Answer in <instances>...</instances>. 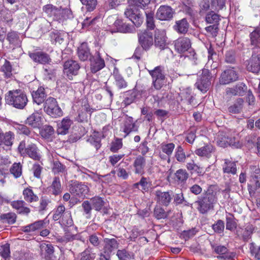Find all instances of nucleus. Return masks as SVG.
Here are the masks:
<instances>
[{
	"mask_svg": "<svg viewBox=\"0 0 260 260\" xmlns=\"http://www.w3.org/2000/svg\"><path fill=\"white\" fill-rule=\"evenodd\" d=\"M70 191L74 196L82 198L87 194L89 188L84 184L74 183L70 187Z\"/></svg>",
	"mask_w": 260,
	"mask_h": 260,
	"instance_id": "f8f14e48",
	"label": "nucleus"
},
{
	"mask_svg": "<svg viewBox=\"0 0 260 260\" xmlns=\"http://www.w3.org/2000/svg\"><path fill=\"white\" fill-rule=\"evenodd\" d=\"M113 25L116 28L118 31L121 32L129 33L133 32L134 30L133 25L123 23L121 20L119 19H116L114 21Z\"/></svg>",
	"mask_w": 260,
	"mask_h": 260,
	"instance_id": "b1692460",
	"label": "nucleus"
},
{
	"mask_svg": "<svg viewBox=\"0 0 260 260\" xmlns=\"http://www.w3.org/2000/svg\"><path fill=\"white\" fill-rule=\"evenodd\" d=\"M2 71L7 77H10L12 75V67L9 61L5 60L2 67Z\"/></svg>",
	"mask_w": 260,
	"mask_h": 260,
	"instance_id": "0e129e2a",
	"label": "nucleus"
},
{
	"mask_svg": "<svg viewBox=\"0 0 260 260\" xmlns=\"http://www.w3.org/2000/svg\"><path fill=\"white\" fill-rule=\"evenodd\" d=\"M144 14L146 16L147 27L150 29H153L155 27L154 13L151 9L147 8L145 10H143V12H134L133 8H129L126 9L124 12L125 17L128 18L137 27L140 26L143 22Z\"/></svg>",
	"mask_w": 260,
	"mask_h": 260,
	"instance_id": "f257e3e1",
	"label": "nucleus"
},
{
	"mask_svg": "<svg viewBox=\"0 0 260 260\" xmlns=\"http://www.w3.org/2000/svg\"><path fill=\"white\" fill-rule=\"evenodd\" d=\"M191 42L187 37H181L175 42V48L176 50L180 53H184L191 48Z\"/></svg>",
	"mask_w": 260,
	"mask_h": 260,
	"instance_id": "ddd939ff",
	"label": "nucleus"
},
{
	"mask_svg": "<svg viewBox=\"0 0 260 260\" xmlns=\"http://www.w3.org/2000/svg\"><path fill=\"white\" fill-rule=\"evenodd\" d=\"M211 9L218 11L225 7L227 0H210Z\"/></svg>",
	"mask_w": 260,
	"mask_h": 260,
	"instance_id": "3c124183",
	"label": "nucleus"
},
{
	"mask_svg": "<svg viewBox=\"0 0 260 260\" xmlns=\"http://www.w3.org/2000/svg\"><path fill=\"white\" fill-rule=\"evenodd\" d=\"M15 138L14 133L11 131L5 133H0V146L4 144L7 146H11L13 144Z\"/></svg>",
	"mask_w": 260,
	"mask_h": 260,
	"instance_id": "c756f323",
	"label": "nucleus"
},
{
	"mask_svg": "<svg viewBox=\"0 0 260 260\" xmlns=\"http://www.w3.org/2000/svg\"><path fill=\"white\" fill-rule=\"evenodd\" d=\"M43 11L48 15L51 16H54L55 14L57 15L60 14V11H58V9L54 7L52 5H47L43 7Z\"/></svg>",
	"mask_w": 260,
	"mask_h": 260,
	"instance_id": "13d9d810",
	"label": "nucleus"
},
{
	"mask_svg": "<svg viewBox=\"0 0 260 260\" xmlns=\"http://www.w3.org/2000/svg\"><path fill=\"white\" fill-rule=\"evenodd\" d=\"M151 185L149 178L142 177L138 182L133 185V187L142 191H147L149 190Z\"/></svg>",
	"mask_w": 260,
	"mask_h": 260,
	"instance_id": "7c9ffc66",
	"label": "nucleus"
},
{
	"mask_svg": "<svg viewBox=\"0 0 260 260\" xmlns=\"http://www.w3.org/2000/svg\"><path fill=\"white\" fill-rule=\"evenodd\" d=\"M213 147L211 145L207 144L203 147L197 149L195 151L196 155L209 158L211 157V153L213 151Z\"/></svg>",
	"mask_w": 260,
	"mask_h": 260,
	"instance_id": "2f4dec72",
	"label": "nucleus"
},
{
	"mask_svg": "<svg viewBox=\"0 0 260 260\" xmlns=\"http://www.w3.org/2000/svg\"><path fill=\"white\" fill-rule=\"evenodd\" d=\"M41 117L37 113L31 114L26 120V124H28L33 128L39 127L40 125Z\"/></svg>",
	"mask_w": 260,
	"mask_h": 260,
	"instance_id": "4c0bfd02",
	"label": "nucleus"
},
{
	"mask_svg": "<svg viewBox=\"0 0 260 260\" xmlns=\"http://www.w3.org/2000/svg\"><path fill=\"white\" fill-rule=\"evenodd\" d=\"M189 26V24L187 19L183 18L176 21L173 28L178 34L184 35L187 32Z\"/></svg>",
	"mask_w": 260,
	"mask_h": 260,
	"instance_id": "a211bd4d",
	"label": "nucleus"
},
{
	"mask_svg": "<svg viewBox=\"0 0 260 260\" xmlns=\"http://www.w3.org/2000/svg\"><path fill=\"white\" fill-rule=\"evenodd\" d=\"M77 238V235L72 234L70 233H66L64 236L62 237H58L57 238V241L63 245L66 244L68 242H71Z\"/></svg>",
	"mask_w": 260,
	"mask_h": 260,
	"instance_id": "09e8293b",
	"label": "nucleus"
},
{
	"mask_svg": "<svg viewBox=\"0 0 260 260\" xmlns=\"http://www.w3.org/2000/svg\"><path fill=\"white\" fill-rule=\"evenodd\" d=\"M253 231V226L251 224H248L244 229H239L237 231V235L244 241H247L251 238Z\"/></svg>",
	"mask_w": 260,
	"mask_h": 260,
	"instance_id": "bb28decb",
	"label": "nucleus"
},
{
	"mask_svg": "<svg viewBox=\"0 0 260 260\" xmlns=\"http://www.w3.org/2000/svg\"><path fill=\"white\" fill-rule=\"evenodd\" d=\"M58 11H59L60 12V14L57 15L55 14L53 20L55 21H57L59 23L62 22L64 20H66L68 18H70L71 17V14H70L71 12L68 9H58Z\"/></svg>",
	"mask_w": 260,
	"mask_h": 260,
	"instance_id": "c03bdc74",
	"label": "nucleus"
},
{
	"mask_svg": "<svg viewBox=\"0 0 260 260\" xmlns=\"http://www.w3.org/2000/svg\"><path fill=\"white\" fill-rule=\"evenodd\" d=\"M136 97V92L135 91H128L127 92L126 96L123 101V103L127 106L132 104L135 101Z\"/></svg>",
	"mask_w": 260,
	"mask_h": 260,
	"instance_id": "680f3d73",
	"label": "nucleus"
},
{
	"mask_svg": "<svg viewBox=\"0 0 260 260\" xmlns=\"http://www.w3.org/2000/svg\"><path fill=\"white\" fill-rule=\"evenodd\" d=\"M77 54L79 58L81 61L87 60L88 58L91 57L90 50L87 46V44L83 43L78 48Z\"/></svg>",
	"mask_w": 260,
	"mask_h": 260,
	"instance_id": "393cba45",
	"label": "nucleus"
},
{
	"mask_svg": "<svg viewBox=\"0 0 260 260\" xmlns=\"http://www.w3.org/2000/svg\"><path fill=\"white\" fill-rule=\"evenodd\" d=\"M244 101L242 99L239 98L238 99L233 105L230 106L228 108V111L230 113L233 114H237L239 113L243 106Z\"/></svg>",
	"mask_w": 260,
	"mask_h": 260,
	"instance_id": "79ce46f5",
	"label": "nucleus"
},
{
	"mask_svg": "<svg viewBox=\"0 0 260 260\" xmlns=\"http://www.w3.org/2000/svg\"><path fill=\"white\" fill-rule=\"evenodd\" d=\"M248 71L254 73H257L260 71V55H252L249 62L247 65Z\"/></svg>",
	"mask_w": 260,
	"mask_h": 260,
	"instance_id": "6ab92c4d",
	"label": "nucleus"
},
{
	"mask_svg": "<svg viewBox=\"0 0 260 260\" xmlns=\"http://www.w3.org/2000/svg\"><path fill=\"white\" fill-rule=\"evenodd\" d=\"M45 222L44 220H38L33 223L30 224L23 228L24 232H31L43 228L45 226Z\"/></svg>",
	"mask_w": 260,
	"mask_h": 260,
	"instance_id": "ea45409f",
	"label": "nucleus"
},
{
	"mask_svg": "<svg viewBox=\"0 0 260 260\" xmlns=\"http://www.w3.org/2000/svg\"><path fill=\"white\" fill-rule=\"evenodd\" d=\"M113 75L115 79L116 85L119 89L125 88L127 87V82L124 79L123 77L119 74L117 69L114 68Z\"/></svg>",
	"mask_w": 260,
	"mask_h": 260,
	"instance_id": "f704fd0d",
	"label": "nucleus"
},
{
	"mask_svg": "<svg viewBox=\"0 0 260 260\" xmlns=\"http://www.w3.org/2000/svg\"><path fill=\"white\" fill-rule=\"evenodd\" d=\"M7 104L18 109H23L28 103L26 93L20 89L9 91L5 95Z\"/></svg>",
	"mask_w": 260,
	"mask_h": 260,
	"instance_id": "f03ea898",
	"label": "nucleus"
},
{
	"mask_svg": "<svg viewBox=\"0 0 260 260\" xmlns=\"http://www.w3.org/2000/svg\"><path fill=\"white\" fill-rule=\"evenodd\" d=\"M96 255L90 249H86L80 254V260H94Z\"/></svg>",
	"mask_w": 260,
	"mask_h": 260,
	"instance_id": "bf43d9fd",
	"label": "nucleus"
},
{
	"mask_svg": "<svg viewBox=\"0 0 260 260\" xmlns=\"http://www.w3.org/2000/svg\"><path fill=\"white\" fill-rule=\"evenodd\" d=\"M160 148L162 152L166 154L168 156H170L175 148V144L173 143H162Z\"/></svg>",
	"mask_w": 260,
	"mask_h": 260,
	"instance_id": "864d4df0",
	"label": "nucleus"
},
{
	"mask_svg": "<svg viewBox=\"0 0 260 260\" xmlns=\"http://www.w3.org/2000/svg\"><path fill=\"white\" fill-rule=\"evenodd\" d=\"M116 255L120 260H127L131 258V254L125 249L118 250Z\"/></svg>",
	"mask_w": 260,
	"mask_h": 260,
	"instance_id": "774afa93",
	"label": "nucleus"
},
{
	"mask_svg": "<svg viewBox=\"0 0 260 260\" xmlns=\"http://www.w3.org/2000/svg\"><path fill=\"white\" fill-rule=\"evenodd\" d=\"M73 123V121L69 117L63 118L57 123V133L58 135H66L69 133V129Z\"/></svg>",
	"mask_w": 260,
	"mask_h": 260,
	"instance_id": "dca6fc26",
	"label": "nucleus"
},
{
	"mask_svg": "<svg viewBox=\"0 0 260 260\" xmlns=\"http://www.w3.org/2000/svg\"><path fill=\"white\" fill-rule=\"evenodd\" d=\"M29 56L35 62L46 64L51 61L49 56L46 53L42 51L29 52Z\"/></svg>",
	"mask_w": 260,
	"mask_h": 260,
	"instance_id": "2eb2a0df",
	"label": "nucleus"
},
{
	"mask_svg": "<svg viewBox=\"0 0 260 260\" xmlns=\"http://www.w3.org/2000/svg\"><path fill=\"white\" fill-rule=\"evenodd\" d=\"M211 84L210 75L208 69H203L202 74L198 78L196 83L197 87L202 92H205L208 90Z\"/></svg>",
	"mask_w": 260,
	"mask_h": 260,
	"instance_id": "0eeeda50",
	"label": "nucleus"
},
{
	"mask_svg": "<svg viewBox=\"0 0 260 260\" xmlns=\"http://www.w3.org/2000/svg\"><path fill=\"white\" fill-rule=\"evenodd\" d=\"M239 74L234 68H229L222 72L219 78L220 83L228 84L239 80Z\"/></svg>",
	"mask_w": 260,
	"mask_h": 260,
	"instance_id": "423d86ee",
	"label": "nucleus"
},
{
	"mask_svg": "<svg viewBox=\"0 0 260 260\" xmlns=\"http://www.w3.org/2000/svg\"><path fill=\"white\" fill-rule=\"evenodd\" d=\"M83 5L86 6V9L89 11H91L94 9L96 5V0H80Z\"/></svg>",
	"mask_w": 260,
	"mask_h": 260,
	"instance_id": "338daca9",
	"label": "nucleus"
},
{
	"mask_svg": "<svg viewBox=\"0 0 260 260\" xmlns=\"http://www.w3.org/2000/svg\"><path fill=\"white\" fill-rule=\"evenodd\" d=\"M247 90V86L244 83H239L232 88H228L226 92L233 95H243Z\"/></svg>",
	"mask_w": 260,
	"mask_h": 260,
	"instance_id": "412c9836",
	"label": "nucleus"
},
{
	"mask_svg": "<svg viewBox=\"0 0 260 260\" xmlns=\"http://www.w3.org/2000/svg\"><path fill=\"white\" fill-rule=\"evenodd\" d=\"M48 189L51 194L55 196L60 194L62 191V187L59 178L55 177Z\"/></svg>",
	"mask_w": 260,
	"mask_h": 260,
	"instance_id": "72a5a7b5",
	"label": "nucleus"
},
{
	"mask_svg": "<svg viewBox=\"0 0 260 260\" xmlns=\"http://www.w3.org/2000/svg\"><path fill=\"white\" fill-rule=\"evenodd\" d=\"M152 77V84L156 90H159L166 83V77L164 68L161 66L156 67L154 69L148 70Z\"/></svg>",
	"mask_w": 260,
	"mask_h": 260,
	"instance_id": "20e7f679",
	"label": "nucleus"
},
{
	"mask_svg": "<svg viewBox=\"0 0 260 260\" xmlns=\"http://www.w3.org/2000/svg\"><path fill=\"white\" fill-rule=\"evenodd\" d=\"M145 165L146 160L145 157L141 155L138 156L133 163V166L135 168V173L137 174H143L144 173Z\"/></svg>",
	"mask_w": 260,
	"mask_h": 260,
	"instance_id": "5701e85b",
	"label": "nucleus"
},
{
	"mask_svg": "<svg viewBox=\"0 0 260 260\" xmlns=\"http://www.w3.org/2000/svg\"><path fill=\"white\" fill-rule=\"evenodd\" d=\"M175 157L179 162H184L185 161L186 156L183 148L178 146L175 151Z\"/></svg>",
	"mask_w": 260,
	"mask_h": 260,
	"instance_id": "6e6d98bb",
	"label": "nucleus"
},
{
	"mask_svg": "<svg viewBox=\"0 0 260 260\" xmlns=\"http://www.w3.org/2000/svg\"><path fill=\"white\" fill-rule=\"evenodd\" d=\"M6 39L13 47L19 46L21 43L18 34L14 31L9 32L7 35Z\"/></svg>",
	"mask_w": 260,
	"mask_h": 260,
	"instance_id": "58836bf2",
	"label": "nucleus"
},
{
	"mask_svg": "<svg viewBox=\"0 0 260 260\" xmlns=\"http://www.w3.org/2000/svg\"><path fill=\"white\" fill-rule=\"evenodd\" d=\"M222 169L224 173L235 174L237 172L236 162L228 159L224 160Z\"/></svg>",
	"mask_w": 260,
	"mask_h": 260,
	"instance_id": "a19ab883",
	"label": "nucleus"
},
{
	"mask_svg": "<svg viewBox=\"0 0 260 260\" xmlns=\"http://www.w3.org/2000/svg\"><path fill=\"white\" fill-rule=\"evenodd\" d=\"M216 201L215 194L212 192H207L203 197L196 202L198 205L197 209L202 214L206 213L210 209L213 208V204Z\"/></svg>",
	"mask_w": 260,
	"mask_h": 260,
	"instance_id": "7ed1b4c3",
	"label": "nucleus"
},
{
	"mask_svg": "<svg viewBox=\"0 0 260 260\" xmlns=\"http://www.w3.org/2000/svg\"><path fill=\"white\" fill-rule=\"evenodd\" d=\"M69 210H66L65 207L60 205L58 206L54 212L53 215V219L55 221L60 220V219L65 215V214L67 212H69Z\"/></svg>",
	"mask_w": 260,
	"mask_h": 260,
	"instance_id": "a18cd8bd",
	"label": "nucleus"
},
{
	"mask_svg": "<svg viewBox=\"0 0 260 260\" xmlns=\"http://www.w3.org/2000/svg\"><path fill=\"white\" fill-rule=\"evenodd\" d=\"M40 248L42 252L45 253V256L51 258L54 252V248L51 244L42 243L40 245Z\"/></svg>",
	"mask_w": 260,
	"mask_h": 260,
	"instance_id": "de8ad7c7",
	"label": "nucleus"
},
{
	"mask_svg": "<svg viewBox=\"0 0 260 260\" xmlns=\"http://www.w3.org/2000/svg\"><path fill=\"white\" fill-rule=\"evenodd\" d=\"M174 12L171 7L161 6L157 9L156 17L160 20H169L173 16Z\"/></svg>",
	"mask_w": 260,
	"mask_h": 260,
	"instance_id": "9d476101",
	"label": "nucleus"
},
{
	"mask_svg": "<svg viewBox=\"0 0 260 260\" xmlns=\"http://www.w3.org/2000/svg\"><path fill=\"white\" fill-rule=\"evenodd\" d=\"M155 195L157 201L165 206H168L172 199V193H170V192H161L157 190L155 192Z\"/></svg>",
	"mask_w": 260,
	"mask_h": 260,
	"instance_id": "c85d7f7f",
	"label": "nucleus"
},
{
	"mask_svg": "<svg viewBox=\"0 0 260 260\" xmlns=\"http://www.w3.org/2000/svg\"><path fill=\"white\" fill-rule=\"evenodd\" d=\"M92 207L96 211L102 209L104 205V201L103 199L99 197H94L90 200Z\"/></svg>",
	"mask_w": 260,
	"mask_h": 260,
	"instance_id": "8fccbe9b",
	"label": "nucleus"
},
{
	"mask_svg": "<svg viewBox=\"0 0 260 260\" xmlns=\"http://www.w3.org/2000/svg\"><path fill=\"white\" fill-rule=\"evenodd\" d=\"M59 223L62 226L70 227L73 225V220L71 216V212H66L65 215L59 220Z\"/></svg>",
	"mask_w": 260,
	"mask_h": 260,
	"instance_id": "603ef678",
	"label": "nucleus"
},
{
	"mask_svg": "<svg viewBox=\"0 0 260 260\" xmlns=\"http://www.w3.org/2000/svg\"><path fill=\"white\" fill-rule=\"evenodd\" d=\"M189 174L187 172L182 169L178 170L174 174V180L178 184L184 183L188 179Z\"/></svg>",
	"mask_w": 260,
	"mask_h": 260,
	"instance_id": "e433bc0d",
	"label": "nucleus"
},
{
	"mask_svg": "<svg viewBox=\"0 0 260 260\" xmlns=\"http://www.w3.org/2000/svg\"><path fill=\"white\" fill-rule=\"evenodd\" d=\"M67 37L66 33L57 31H52L50 34V40L53 44H62Z\"/></svg>",
	"mask_w": 260,
	"mask_h": 260,
	"instance_id": "c9c22d12",
	"label": "nucleus"
},
{
	"mask_svg": "<svg viewBox=\"0 0 260 260\" xmlns=\"http://www.w3.org/2000/svg\"><path fill=\"white\" fill-rule=\"evenodd\" d=\"M54 133V129L50 125H45L41 131V135L45 138H48Z\"/></svg>",
	"mask_w": 260,
	"mask_h": 260,
	"instance_id": "69168bd1",
	"label": "nucleus"
},
{
	"mask_svg": "<svg viewBox=\"0 0 260 260\" xmlns=\"http://www.w3.org/2000/svg\"><path fill=\"white\" fill-rule=\"evenodd\" d=\"M10 172L15 178H18L22 175V165L20 162H15L10 169Z\"/></svg>",
	"mask_w": 260,
	"mask_h": 260,
	"instance_id": "5fc2aeb1",
	"label": "nucleus"
},
{
	"mask_svg": "<svg viewBox=\"0 0 260 260\" xmlns=\"http://www.w3.org/2000/svg\"><path fill=\"white\" fill-rule=\"evenodd\" d=\"M104 252L111 254V252L118 248L119 243L116 239L105 238L104 239Z\"/></svg>",
	"mask_w": 260,
	"mask_h": 260,
	"instance_id": "a878e982",
	"label": "nucleus"
},
{
	"mask_svg": "<svg viewBox=\"0 0 260 260\" xmlns=\"http://www.w3.org/2000/svg\"><path fill=\"white\" fill-rule=\"evenodd\" d=\"M1 219L4 223L13 224L16 221V215L13 213L4 214L1 216Z\"/></svg>",
	"mask_w": 260,
	"mask_h": 260,
	"instance_id": "4d7b16f0",
	"label": "nucleus"
},
{
	"mask_svg": "<svg viewBox=\"0 0 260 260\" xmlns=\"http://www.w3.org/2000/svg\"><path fill=\"white\" fill-rule=\"evenodd\" d=\"M25 156H28L36 160H39L41 157L39 149L37 145L34 143H31L27 146Z\"/></svg>",
	"mask_w": 260,
	"mask_h": 260,
	"instance_id": "aec40b11",
	"label": "nucleus"
},
{
	"mask_svg": "<svg viewBox=\"0 0 260 260\" xmlns=\"http://www.w3.org/2000/svg\"><path fill=\"white\" fill-rule=\"evenodd\" d=\"M31 96L33 102L38 105L44 103L47 99L45 88L42 87L38 88L36 91H33L31 92Z\"/></svg>",
	"mask_w": 260,
	"mask_h": 260,
	"instance_id": "f3484780",
	"label": "nucleus"
},
{
	"mask_svg": "<svg viewBox=\"0 0 260 260\" xmlns=\"http://www.w3.org/2000/svg\"><path fill=\"white\" fill-rule=\"evenodd\" d=\"M25 203L22 200L14 201L11 202L12 207L19 214H28L30 212L29 208L25 206Z\"/></svg>",
	"mask_w": 260,
	"mask_h": 260,
	"instance_id": "cd10ccee",
	"label": "nucleus"
},
{
	"mask_svg": "<svg viewBox=\"0 0 260 260\" xmlns=\"http://www.w3.org/2000/svg\"><path fill=\"white\" fill-rule=\"evenodd\" d=\"M219 20V16L213 11L208 13L206 16V20L208 23L217 24Z\"/></svg>",
	"mask_w": 260,
	"mask_h": 260,
	"instance_id": "052dcab7",
	"label": "nucleus"
},
{
	"mask_svg": "<svg viewBox=\"0 0 260 260\" xmlns=\"http://www.w3.org/2000/svg\"><path fill=\"white\" fill-rule=\"evenodd\" d=\"M64 72L69 78L72 77L73 75H76L80 67L77 61L73 60L66 61L63 66Z\"/></svg>",
	"mask_w": 260,
	"mask_h": 260,
	"instance_id": "1a4fd4ad",
	"label": "nucleus"
},
{
	"mask_svg": "<svg viewBox=\"0 0 260 260\" xmlns=\"http://www.w3.org/2000/svg\"><path fill=\"white\" fill-rule=\"evenodd\" d=\"M181 101L184 103L191 105H195L193 103L194 97L190 88H186L180 93Z\"/></svg>",
	"mask_w": 260,
	"mask_h": 260,
	"instance_id": "473e14b6",
	"label": "nucleus"
},
{
	"mask_svg": "<svg viewBox=\"0 0 260 260\" xmlns=\"http://www.w3.org/2000/svg\"><path fill=\"white\" fill-rule=\"evenodd\" d=\"M44 111L52 117H58L62 116L63 112L59 107L56 100L49 96L44 103Z\"/></svg>",
	"mask_w": 260,
	"mask_h": 260,
	"instance_id": "39448f33",
	"label": "nucleus"
},
{
	"mask_svg": "<svg viewBox=\"0 0 260 260\" xmlns=\"http://www.w3.org/2000/svg\"><path fill=\"white\" fill-rule=\"evenodd\" d=\"M90 70L92 73H95L105 67L104 60L102 58L100 53L96 52L90 58Z\"/></svg>",
	"mask_w": 260,
	"mask_h": 260,
	"instance_id": "6e6552de",
	"label": "nucleus"
},
{
	"mask_svg": "<svg viewBox=\"0 0 260 260\" xmlns=\"http://www.w3.org/2000/svg\"><path fill=\"white\" fill-rule=\"evenodd\" d=\"M138 127L132 117H127L124 122L123 132L125 134L124 137L129 133L138 131Z\"/></svg>",
	"mask_w": 260,
	"mask_h": 260,
	"instance_id": "4be33fe9",
	"label": "nucleus"
},
{
	"mask_svg": "<svg viewBox=\"0 0 260 260\" xmlns=\"http://www.w3.org/2000/svg\"><path fill=\"white\" fill-rule=\"evenodd\" d=\"M10 245L6 243L4 245H0V255L4 258H7L10 256Z\"/></svg>",
	"mask_w": 260,
	"mask_h": 260,
	"instance_id": "e2e57ef3",
	"label": "nucleus"
},
{
	"mask_svg": "<svg viewBox=\"0 0 260 260\" xmlns=\"http://www.w3.org/2000/svg\"><path fill=\"white\" fill-rule=\"evenodd\" d=\"M139 41L145 50H148L153 45L152 33L148 31L144 32L139 35Z\"/></svg>",
	"mask_w": 260,
	"mask_h": 260,
	"instance_id": "9b49d317",
	"label": "nucleus"
},
{
	"mask_svg": "<svg viewBox=\"0 0 260 260\" xmlns=\"http://www.w3.org/2000/svg\"><path fill=\"white\" fill-rule=\"evenodd\" d=\"M155 45L160 49H165L167 46V37L164 30L157 29L154 35Z\"/></svg>",
	"mask_w": 260,
	"mask_h": 260,
	"instance_id": "4468645a",
	"label": "nucleus"
},
{
	"mask_svg": "<svg viewBox=\"0 0 260 260\" xmlns=\"http://www.w3.org/2000/svg\"><path fill=\"white\" fill-rule=\"evenodd\" d=\"M251 44L260 49V29H256L250 34Z\"/></svg>",
	"mask_w": 260,
	"mask_h": 260,
	"instance_id": "49530a36",
	"label": "nucleus"
},
{
	"mask_svg": "<svg viewBox=\"0 0 260 260\" xmlns=\"http://www.w3.org/2000/svg\"><path fill=\"white\" fill-rule=\"evenodd\" d=\"M24 199L27 202L32 203L37 202L39 200L38 197L36 195L31 189L26 188L23 191Z\"/></svg>",
	"mask_w": 260,
	"mask_h": 260,
	"instance_id": "37998d69",
	"label": "nucleus"
}]
</instances>
